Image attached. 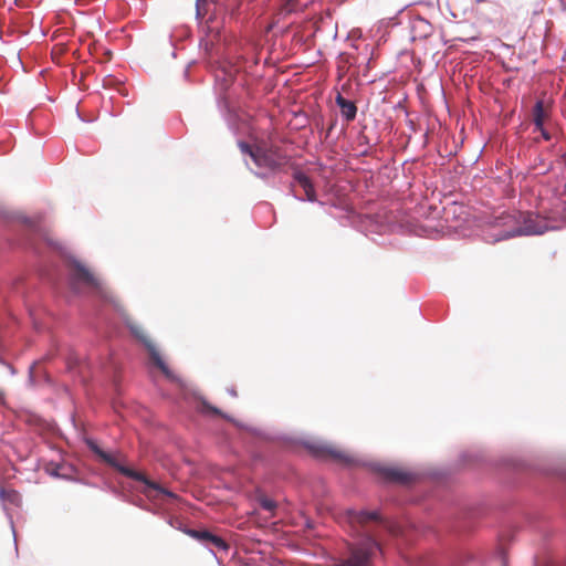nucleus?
<instances>
[{
	"mask_svg": "<svg viewBox=\"0 0 566 566\" xmlns=\"http://www.w3.org/2000/svg\"><path fill=\"white\" fill-rule=\"evenodd\" d=\"M187 534L192 538L201 542L210 549L228 551V543L220 536L207 531V530H188Z\"/></svg>",
	"mask_w": 566,
	"mask_h": 566,
	"instance_id": "1a4fd4ad",
	"label": "nucleus"
},
{
	"mask_svg": "<svg viewBox=\"0 0 566 566\" xmlns=\"http://www.w3.org/2000/svg\"><path fill=\"white\" fill-rule=\"evenodd\" d=\"M310 452L319 459L333 460L335 462L353 465L356 463L355 458L338 447L326 442H314L307 446Z\"/></svg>",
	"mask_w": 566,
	"mask_h": 566,
	"instance_id": "423d86ee",
	"label": "nucleus"
},
{
	"mask_svg": "<svg viewBox=\"0 0 566 566\" xmlns=\"http://www.w3.org/2000/svg\"><path fill=\"white\" fill-rule=\"evenodd\" d=\"M78 284H84L88 287L97 289L99 286L98 280L80 262H74L71 268V285L74 290Z\"/></svg>",
	"mask_w": 566,
	"mask_h": 566,
	"instance_id": "6e6552de",
	"label": "nucleus"
},
{
	"mask_svg": "<svg viewBox=\"0 0 566 566\" xmlns=\"http://www.w3.org/2000/svg\"><path fill=\"white\" fill-rule=\"evenodd\" d=\"M336 104L340 109L342 116L347 120L352 122L356 117L357 107L354 102L346 99L340 94L336 96Z\"/></svg>",
	"mask_w": 566,
	"mask_h": 566,
	"instance_id": "9b49d317",
	"label": "nucleus"
},
{
	"mask_svg": "<svg viewBox=\"0 0 566 566\" xmlns=\"http://www.w3.org/2000/svg\"><path fill=\"white\" fill-rule=\"evenodd\" d=\"M294 179L303 188L306 199L308 201H315L316 200L315 189H314L311 180L308 179V177L301 171H296L294 174Z\"/></svg>",
	"mask_w": 566,
	"mask_h": 566,
	"instance_id": "f8f14e48",
	"label": "nucleus"
},
{
	"mask_svg": "<svg viewBox=\"0 0 566 566\" xmlns=\"http://www.w3.org/2000/svg\"><path fill=\"white\" fill-rule=\"evenodd\" d=\"M549 117V106L544 101L538 99L533 108V122L536 129H542L545 120Z\"/></svg>",
	"mask_w": 566,
	"mask_h": 566,
	"instance_id": "9d476101",
	"label": "nucleus"
},
{
	"mask_svg": "<svg viewBox=\"0 0 566 566\" xmlns=\"http://www.w3.org/2000/svg\"><path fill=\"white\" fill-rule=\"evenodd\" d=\"M298 0H285V3L283 6V10L286 13L294 12L296 10V4Z\"/></svg>",
	"mask_w": 566,
	"mask_h": 566,
	"instance_id": "4468645a",
	"label": "nucleus"
},
{
	"mask_svg": "<svg viewBox=\"0 0 566 566\" xmlns=\"http://www.w3.org/2000/svg\"><path fill=\"white\" fill-rule=\"evenodd\" d=\"M493 227L500 230L494 241L521 235L543 234L548 228L546 221L541 217L524 212H503L494 219Z\"/></svg>",
	"mask_w": 566,
	"mask_h": 566,
	"instance_id": "f03ea898",
	"label": "nucleus"
},
{
	"mask_svg": "<svg viewBox=\"0 0 566 566\" xmlns=\"http://www.w3.org/2000/svg\"><path fill=\"white\" fill-rule=\"evenodd\" d=\"M563 216L566 219V201L564 202V206H563Z\"/></svg>",
	"mask_w": 566,
	"mask_h": 566,
	"instance_id": "a211bd4d",
	"label": "nucleus"
},
{
	"mask_svg": "<svg viewBox=\"0 0 566 566\" xmlns=\"http://www.w3.org/2000/svg\"><path fill=\"white\" fill-rule=\"evenodd\" d=\"M238 146L242 154L249 155L259 168L275 172L282 170L290 163L287 154L276 145H269L265 142L254 145L239 142Z\"/></svg>",
	"mask_w": 566,
	"mask_h": 566,
	"instance_id": "20e7f679",
	"label": "nucleus"
},
{
	"mask_svg": "<svg viewBox=\"0 0 566 566\" xmlns=\"http://www.w3.org/2000/svg\"><path fill=\"white\" fill-rule=\"evenodd\" d=\"M375 471L384 481L402 485L412 483L417 478L415 473L397 467L378 465Z\"/></svg>",
	"mask_w": 566,
	"mask_h": 566,
	"instance_id": "0eeeda50",
	"label": "nucleus"
},
{
	"mask_svg": "<svg viewBox=\"0 0 566 566\" xmlns=\"http://www.w3.org/2000/svg\"><path fill=\"white\" fill-rule=\"evenodd\" d=\"M347 518L352 525L361 526L365 534L359 542L349 546V556L339 566H368L375 553L381 552L376 539L377 532L368 526L370 522H376L395 536L400 534V527L381 518L378 512L348 510Z\"/></svg>",
	"mask_w": 566,
	"mask_h": 566,
	"instance_id": "f257e3e1",
	"label": "nucleus"
},
{
	"mask_svg": "<svg viewBox=\"0 0 566 566\" xmlns=\"http://www.w3.org/2000/svg\"><path fill=\"white\" fill-rule=\"evenodd\" d=\"M86 444L92 452H94L103 462L115 468L123 475L130 478L135 481L143 482L145 489L143 493L151 500H164V497L176 499V494L164 489L160 484L149 480L144 473L129 469L119 464L114 455L103 451L94 440H86Z\"/></svg>",
	"mask_w": 566,
	"mask_h": 566,
	"instance_id": "7ed1b4c3",
	"label": "nucleus"
},
{
	"mask_svg": "<svg viewBox=\"0 0 566 566\" xmlns=\"http://www.w3.org/2000/svg\"><path fill=\"white\" fill-rule=\"evenodd\" d=\"M203 410L208 411V412H211L213 415H217V416H221V411L218 408L212 407V406H210V405H208L206 402H203Z\"/></svg>",
	"mask_w": 566,
	"mask_h": 566,
	"instance_id": "2eb2a0df",
	"label": "nucleus"
},
{
	"mask_svg": "<svg viewBox=\"0 0 566 566\" xmlns=\"http://www.w3.org/2000/svg\"><path fill=\"white\" fill-rule=\"evenodd\" d=\"M537 130L542 134L544 139H546V140L551 139V135L547 133V130L544 128V126H542V129H537Z\"/></svg>",
	"mask_w": 566,
	"mask_h": 566,
	"instance_id": "dca6fc26",
	"label": "nucleus"
},
{
	"mask_svg": "<svg viewBox=\"0 0 566 566\" xmlns=\"http://www.w3.org/2000/svg\"><path fill=\"white\" fill-rule=\"evenodd\" d=\"M126 325L129 328L130 333L134 335V337L147 348L154 365H156L167 378H172V373L161 358L159 352L157 350L151 339L147 336L143 326H140L138 323L132 319H127Z\"/></svg>",
	"mask_w": 566,
	"mask_h": 566,
	"instance_id": "39448f33",
	"label": "nucleus"
},
{
	"mask_svg": "<svg viewBox=\"0 0 566 566\" xmlns=\"http://www.w3.org/2000/svg\"><path fill=\"white\" fill-rule=\"evenodd\" d=\"M260 505L263 510L268 511L269 513H271V515L274 514V511L276 509V502L266 497V496H262L260 499Z\"/></svg>",
	"mask_w": 566,
	"mask_h": 566,
	"instance_id": "ddd939ff",
	"label": "nucleus"
},
{
	"mask_svg": "<svg viewBox=\"0 0 566 566\" xmlns=\"http://www.w3.org/2000/svg\"><path fill=\"white\" fill-rule=\"evenodd\" d=\"M208 0H197V14H201V4H205Z\"/></svg>",
	"mask_w": 566,
	"mask_h": 566,
	"instance_id": "f3484780",
	"label": "nucleus"
}]
</instances>
